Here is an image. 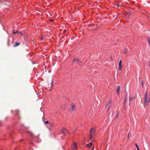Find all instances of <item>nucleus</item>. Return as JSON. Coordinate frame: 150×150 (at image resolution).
<instances>
[{
    "mask_svg": "<svg viewBox=\"0 0 150 150\" xmlns=\"http://www.w3.org/2000/svg\"><path fill=\"white\" fill-rule=\"evenodd\" d=\"M148 92L146 91L145 93V96L144 98V105H148L149 103V102L150 100V98H149V99L148 100Z\"/></svg>",
    "mask_w": 150,
    "mask_h": 150,
    "instance_id": "obj_1",
    "label": "nucleus"
},
{
    "mask_svg": "<svg viewBox=\"0 0 150 150\" xmlns=\"http://www.w3.org/2000/svg\"><path fill=\"white\" fill-rule=\"evenodd\" d=\"M72 147L73 148V150H76L77 148V144L75 142H74L73 144L72 145Z\"/></svg>",
    "mask_w": 150,
    "mask_h": 150,
    "instance_id": "obj_2",
    "label": "nucleus"
},
{
    "mask_svg": "<svg viewBox=\"0 0 150 150\" xmlns=\"http://www.w3.org/2000/svg\"><path fill=\"white\" fill-rule=\"evenodd\" d=\"M62 132L64 134L66 132H67L68 133L70 134V132L69 131L65 128H63L61 130Z\"/></svg>",
    "mask_w": 150,
    "mask_h": 150,
    "instance_id": "obj_3",
    "label": "nucleus"
},
{
    "mask_svg": "<svg viewBox=\"0 0 150 150\" xmlns=\"http://www.w3.org/2000/svg\"><path fill=\"white\" fill-rule=\"evenodd\" d=\"M13 114L15 115H19V111L18 110H14V111L13 112Z\"/></svg>",
    "mask_w": 150,
    "mask_h": 150,
    "instance_id": "obj_4",
    "label": "nucleus"
},
{
    "mask_svg": "<svg viewBox=\"0 0 150 150\" xmlns=\"http://www.w3.org/2000/svg\"><path fill=\"white\" fill-rule=\"evenodd\" d=\"M71 111H73L74 110H76V107L74 104H72L71 105Z\"/></svg>",
    "mask_w": 150,
    "mask_h": 150,
    "instance_id": "obj_5",
    "label": "nucleus"
},
{
    "mask_svg": "<svg viewBox=\"0 0 150 150\" xmlns=\"http://www.w3.org/2000/svg\"><path fill=\"white\" fill-rule=\"evenodd\" d=\"M73 62H76V63H79L81 62L79 61V59H74Z\"/></svg>",
    "mask_w": 150,
    "mask_h": 150,
    "instance_id": "obj_6",
    "label": "nucleus"
},
{
    "mask_svg": "<svg viewBox=\"0 0 150 150\" xmlns=\"http://www.w3.org/2000/svg\"><path fill=\"white\" fill-rule=\"evenodd\" d=\"M52 80H51V83H50V84H48V86L49 88H50L52 87V86L53 85V81L52 80Z\"/></svg>",
    "mask_w": 150,
    "mask_h": 150,
    "instance_id": "obj_7",
    "label": "nucleus"
},
{
    "mask_svg": "<svg viewBox=\"0 0 150 150\" xmlns=\"http://www.w3.org/2000/svg\"><path fill=\"white\" fill-rule=\"evenodd\" d=\"M95 131V129L94 128H92L91 129V131H90V133L91 134H93L94 132Z\"/></svg>",
    "mask_w": 150,
    "mask_h": 150,
    "instance_id": "obj_8",
    "label": "nucleus"
},
{
    "mask_svg": "<svg viewBox=\"0 0 150 150\" xmlns=\"http://www.w3.org/2000/svg\"><path fill=\"white\" fill-rule=\"evenodd\" d=\"M50 126V127H49L48 128L49 129L50 131H51V130L52 129L53 127H52V123H50L49 124Z\"/></svg>",
    "mask_w": 150,
    "mask_h": 150,
    "instance_id": "obj_9",
    "label": "nucleus"
},
{
    "mask_svg": "<svg viewBox=\"0 0 150 150\" xmlns=\"http://www.w3.org/2000/svg\"><path fill=\"white\" fill-rule=\"evenodd\" d=\"M111 102V100H109L108 102L106 104V107H107L110 104V103Z\"/></svg>",
    "mask_w": 150,
    "mask_h": 150,
    "instance_id": "obj_10",
    "label": "nucleus"
},
{
    "mask_svg": "<svg viewBox=\"0 0 150 150\" xmlns=\"http://www.w3.org/2000/svg\"><path fill=\"white\" fill-rule=\"evenodd\" d=\"M92 145V143H90L89 144H87L86 145L87 147H88L89 148Z\"/></svg>",
    "mask_w": 150,
    "mask_h": 150,
    "instance_id": "obj_11",
    "label": "nucleus"
},
{
    "mask_svg": "<svg viewBox=\"0 0 150 150\" xmlns=\"http://www.w3.org/2000/svg\"><path fill=\"white\" fill-rule=\"evenodd\" d=\"M120 90V86H119L118 87V88H117V93L118 94H119V93H119Z\"/></svg>",
    "mask_w": 150,
    "mask_h": 150,
    "instance_id": "obj_12",
    "label": "nucleus"
},
{
    "mask_svg": "<svg viewBox=\"0 0 150 150\" xmlns=\"http://www.w3.org/2000/svg\"><path fill=\"white\" fill-rule=\"evenodd\" d=\"M20 45V43H16L14 46L13 47H15L16 46H17L19 45Z\"/></svg>",
    "mask_w": 150,
    "mask_h": 150,
    "instance_id": "obj_13",
    "label": "nucleus"
},
{
    "mask_svg": "<svg viewBox=\"0 0 150 150\" xmlns=\"http://www.w3.org/2000/svg\"><path fill=\"white\" fill-rule=\"evenodd\" d=\"M16 33H20V34L22 35L21 33V32H18V31H16L15 32H14V31H13V34H15Z\"/></svg>",
    "mask_w": 150,
    "mask_h": 150,
    "instance_id": "obj_14",
    "label": "nucleus"
},
{
    "mask_svg": "<svg viewBox=\"0 0 150 150\" xmlns=\"http://www.w3.org/2000/svg\"><path fill=\"white\" fill-rule=\"evenodd\" d=\"M128 50H127L126 48H125V50H124L123 52L125 54H126L127 52L128 51Z\"/></svg>",
    "mask_w": 150,
    "mask_h": 150,
    "instance_id": "obj_15",
    "label": "nucleus"
},
{
    "mask_svg": "<svg viewBox=\"0 0 150 150\" xmlns=\"http://www.w3.org/2000/svg\"><path fill=\"white\" fill-rule=\"evenodd\" d=\"M126 99H125V102H124V104H123V107L125 108V106L126 105Z\"/></svg>",
    "mask_w": 150,
    "mask_h": 150,
    "instance_id": "obj_16",
    "label": "nucleus"
},
{
    "mask_svg": "<svg viewBox=\"0 0 150 150\" xmlns=\"http://www.w3.org/2000/svg\"><path fill=\"white\" fill-rule=\"evenodd\" d=\"M122 62V61L121 60H120L119 62V66H121Z\"/></svg>",
    "mask_w": 150,
    "mask_h": 150,
    "instance_id": "obj_17",
    "label": "nucleus"
},
{
    "mask_svg": "<svg viewBox=\"0 0 150 150\" xmlns=\"http://www.w3.org/2000/svg\"><path fill=\"white\" fill-rule=\"evenodd\" d=\"M135 145L136 146V147H137V150H139V147H138V145H137V144L135 143Z\"/></svg>",
    "mask_w": 150,
    "mask_h": 150,
    "instance_id": "obj_18",
    "label": "nucleus"
},
{
    "mask_svg": "<svg viewBox=\"0 0 150 150\" xmlns=\"http://www.w3.org/2000/svg\"><path fill=\"white\" fill-rule=\"evenodd\" d=\"M134 99V97L130 98L129 100V101H131Z\"/></svg>",
    "mask_w": 150,
    "mask_h": 150,
    "instance_id": "obj_19",
    "label": "nucleus"
},
{
    "mask_svg": "<svg viewBox=\"0 0 150 150\" xmlns=\"http://www.w3.org/2000/svg\"><path fill=\"white\" fill-rule=\"evenodd\" d=\"M142 87H144V82L143 81H142Z\"/></svg>",
    "mask_w": 150,
    "mask_h": 150,
    "instance_id": "obj_20",
    "label": "nucleus"
},
{
    "mask_svg": "<svg viewBox=\"0 0 150 150\" xmlns=\"http://www.w3.org/2000/svg\"><path fill=\"white\" fill-rule=\"evenodd\" d=\"M93 134H90V139H91L92 138V136Z\"/></svg>",
    "mask_w": 150,
    "mask_h": 150,
    "instance_id": "obj_21",
    "label": "nucleus"
},
{
    "mask_svg": "<svg viewBox=\"0 0 150 150\" xmlns=\"http://www.w3.org/2000/svg\"><path fill=\"white\" fill-rule=\"evenodd\" d=\"M45 123L47 124L49 123V121H46L44 122Z\"/></svg>",
    "mask_w": 150,
    "mask_h": 150,
    "instance_id": "obj_22",
    "label": "nucleus"
},
{
    "mask_svg": "<svg viewBox=\"0 0 150 150\" xmlns=\"http://www.w3.org/2000/svg\"><path fill=\"white\" fill-rule=\"evenodd\" d=\"M121 69V66H119V70H120Z\"/></svg>",
    "mask_w": 150,
    "mask_h": 150,
    "instance_id": "obj_23",
    "label": "nucleus"
},
{
    "mask_svg": "<svg viewBox=\"0 0 150 150\" xmlns=\"http://www.w3.org/2000/svg\"><path fill=\"white\" fill-rule=\"evenodd\" d=\"M116 5L117 6H118V7H119L120 6H121V5H120L119 4H116L115 5Z\"/></svg>",
    "mask_w": 150,
    "mask_h": 150,
    "instance_id": "obj_24",
    "label": "nucleus"
},
{
    "mask_svg": "<svg viewBox=\"0 0 150 150\" xmlns=\"http://www.w3.org/2000/svg\"><path fill=\"white\" fill-rule=\"evenodd\" d=\"M129 16V13H127V18H128Z\"/></svg>",
    "mask_w": 150,
    "mask_h": 150,
    "instance_id": "obj_25",
    "label": "nucleus"
},
{
    "mask_svg": "<svg viewBox=\"0 0 150 150\" xmlns=\"http://www.w3.org/2000/svg\"><path fill=\"white\" fill-rule=\"evenodd\" d=\"M29 133L30 135H31V136H33V134L31 132H30Z\"/></svg>",
    "mask_w": 150,
    "mask_h": 150,
    "instance_id": "obj_26",
    "label": "nucleus"
},
{
    "mask_svg": "<svg viewBox=\"0 0 150 150\" xmlns=\"http://www.w3.org/2000/svg\"><path fill=\"white\" fill-rule=\"evenodd\" d=\"M66 30H64V31H63V33H65L66 32Z\"/></svg>",
    "mask_w": 150,
    "mask_h": 150,
    "instance_id": "obj_27",
    "label": "nucleus"
},
{
    "mask_svg": "<svg viewBox=\"0 0 150 150\" xmlns=\"http://www.w3.org/2000/svg\"><path fill=\"white\" fill-rule=\"evenodd\" d=\"M130 133V132H129V134H128V136H127V138H129V134Z\"/></svg>",
    "mask_w": 150,
    "mask_h": 150,
    "instance_id": "obj_28",
    "label": "nucleus"
},
{
    "mask_svg": "<svg viewBox=\"0 0 150 150\" xmlns=\"http://www.w3.org/2000/svg\"><path fill=\"white\" fill-rule=\"evenodd\" d=\"M50 21L52 22L53 21V19H50Z\"/></svg>",
    "mask_w": 150,
    "mask_h": 150,
    "instance_id": "obj_29",
    "label": "nucleus"
},
{
    "mask_svg": "<svg viewBox=\"0 0 150 150\" xmlns=\"http://www.w3.org/2000/svg\"><path fill=\"white\" fill-rule=\"evenodd\" d=\"M118 115V113H117L116 115V117H117Z\"/></svg>",
    "mask_w": 150,
    "mask_h": 150,
    "instance_id": "obj_30",
    "label": "nucleus"
},
{
    "mask_svg": "<svg viewBox=\"0 0 150 150\" xmlns=\"http://www.w3.org/2000/svg\"><path fill=\"white\" fill-rule=\"evenodd\" d=\"M43 39V38H41L40 39H41V40H42Z\"/></svg>",
    "mask_w": 150,
    "mask_h": 150,
    "instance_id": "obj_31",
    "label": "nucleus"
},
{
    "mask_svg": "<svg viewBox=\"0 0 150 150\" xmlns=\"http://www.w3.org/2000/svg\"><path fill=\"white\" fill-rule=\"evenodd\" d=\"M110 107L109 106L108 108V110L109 109V108H110Z\"/></svg>",
    "mask_w": 150,
    "mask_h": 150,
    "instance_id": "obj_32",
    "label": "nucleus"
},
{
    "mask_svg": "<svg viewBox=\"0 0 150 150\" xmlns=\"http://www.w3.org/2000/svg\"><path fill=\"white\" fill-rule=\"evenodd\" d=\"M111 59H112V57H111Z\"/></svg>",
    "mask_w": 150,
    "mask_h": 150,
    "instance_id": "obj_33",
    "label": "nucleus"
},
{
    "mask_svg": "<svg viewBox=\"0 0 150 150\" xmlns=\"http://www.w3.org/2000/svg\"><path fill=\"white\" fill-rule=\"evenodd\" d=\"M19 34H20V33H18Z\"/></svg>",
    "mask_w": 150,
    "mask_h": 150,
    "instance_id": "obj_34",
    "label": "nucleus"
}]
</instances>
